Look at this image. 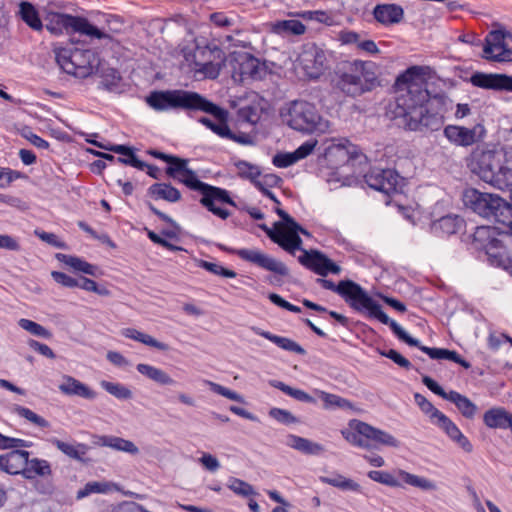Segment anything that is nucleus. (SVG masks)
Listing matches in <instances>:
<instances>
[{"mask_svg": "<svg viewBox=\"0 0 512 512\" xmlns=\"http://www.w3.org/2000/svg\"><path fill=\"white\" fill-rule=\"evenodd\" d=\"M375 20L384 26L398 24L404 17V10L399 4H377L373 9Z\"/></svg>", "mask_w": 512, "mask_h": 512, "instance_id": "23", "label": "nucleus"}, {"mask_svg": "<svg viewBox=\"0 0 512 512\" xmlns=\"http://www.w3.org/2000/svg\"><path fill=\"white\" fill-rule=\"evenodd\" d=\"M204 383L214 393H217V394H219L223 397H226L230 400H233V401H238V402L242 401V397L239 394H237L236 392H234L224 386H221L220 384H217V383L209 381V380H205Z\"/></svg>", "mask_w": 512, "mask_h": 512, "instance_id": "60", "label": "nucleus"}, {"mask_svg": "<svg viewBox=\"0 0 512 512\" xmlns=\"http://www.w3.org/2000/svg\"><path fill=\"white\" fill-rule=\"evenodd\" d=\"M340 290V296L351 308L358 312L367 311L370 317L376 318L381 323L388 325L398 338H403L409 343H413L411 339L406 337L404 328L396 321L390 319L382 311L381 305L369 296L359 284L352 280H346L345 284L340 287Z\"/></svg>", "mask_w": 512, "mask_h": 512, "instance_id": "4", "label": "nucleus"}, {"mask_svg": "<svg viewBox=\"0 0 512 512\" xmlns=\"http://www.w3.org/2000/svg\"><path fill=\"white\" fill-rule=\"evenodd\" d=\"M237 173L240 177L250 180L253 184H256V173L254 167L245 161H237L235 163Z\"/></svg>", "mask_w": 512, "mask_h": 512, "instance_id": "64", "label": "nucleus"}, {"mask_svg": "<svg viewBox=\"0 0 512 512\" xmlns=\"http://www.w3.org/2000/svg\"><path fill=\"white\" fill-rule=\"evenodd\" d=\"M500 75L475 71L466 81L470 82L474 87L499 91Z\"/></svg>", "mask_w": 512, "mask_h": 512, "instance_id": "36", "label": "nucleus"}, {"mask_svg": "<svg viewBox=\"0 0 512 512\" xmlns=\"http://www.w3.org/2000/svg\"><path fill=\"white\" fill-rule=\"evenodd\" d=\"M333 82L337 89L352 98L372 92L381 85L376 63L360 59L336 62Z\"/></svg>", "mask_w": 512, "mask_h": 512, "instance_id": "3", "label": "nucleus"}, {"mask_svg": "<svg viewBox=\"0 0 512 512\" xmlns=\"http://www.w3.org/2000/svg\"><path fill=\"white\" fill-rule=\"evenodd\" d=\"M199 266L215 275H220L228 278H234L236 276V273L234 271L224 268L223 266L217 263L202 260L200 261Z\"/></svg>", "mask_w": 512, "mask_h": 512, "instance_id": "61", "label": "nucleus"}, {"mask_svg": "<svg viewBox=\"0 0 512 512\" xmlns=\"http://www.w3.org/2000/svg\"><path fill=\"white\" fill-rule=\"evenodd\" d=\"M472 171L494 187L512 191V146L493 144L475 152Z\"/></svg>", "mask_w": 512, "mask_h": 512, "instance_id": "2", "label": "nucleus"}, {"mask_svg": "<svg viewBox=\"0 0 512 512\" xmlns=\"http://www.w3.org/2000/svg\"><path fill=\"white\" fill-rule=\"evenodd\" d=\"M400 180L398 173L392 169L374 168L365 175L369 187L388 195L397 191Z\"/></svg>", "mask_w": 512, "mask_h": 512, "instance_id": "15", "label": "nucleus"}, {"mask_svg": "<svg viewBox=\"0 0 512 512\" xmlns=\"http://www.w3.org/2000/svg\"><path fill=\"white\" fill-rule=\"evenodd\" d=\"M320 481L322 483L331 485L333 487H336L343 491H352V492H362V488L360 484H358L356 481L346 478L345 476L341 474H333L331 476H321Z\"/></svg>", "mask_w": 512, "mask_h": 512, "instance_id": "42", "label": "nucleus"}, {"mask_svg": "<svg viewBox=\"0 0 512 512\" xmlns=\"http://www.w3.org/2000/svg\"><path fill=\"white\" fill-rule=\"evenodd\" d=\"M486 59L493 62H512V48L506 43L498 48L492 56H486Z\"/></svg>", "mask_w": 512, "mask_h": 512, "instance_id": "63", "label": "nucleus"}, {"mask_svg": "<svg viewBox=\"0 0 512 512\" xmlns=\"http://www.w3.org/2000/svg\"><path fill=\"white\" fill-rule=\"evenodd\" d=\"M225 66L236 83L245 85L254 80L256 58L247 52H232L226 59Z\"/></svg>", "mask_w": 512, "mask_h": 512, "instance_id": "12", "label": "nucleus"}, {"mask_svg": "<svg viewBox=\"0 0 512 512\" xmlns=\"http://www.w3.org/2000/svg\"><path fill=\"white\" fill-rule=\"evenodd\" d=\"M169 167L166 169L167 175L182 182L192 190H198L203 182L198 180L194 171L188 168V161L176 156H171L167 162Z\"/></svg>", "mask_w": 512, "mask_h": 512, "instance_id": "18", "label": "nucleus"}, {"mask_svg": "<svg viewBox=\"0 0 512 512\" xmlns=\"http://www.w3.org/2000/svg\"><path fill=\"white\" fill-rule=\"evenodd\" d=\"M430 70L429 66L412 65L396 77L393 88L397 96L386 111L389 128L442 127L453 101L445 93L431 96L426 78Z\"/></svg>", "mask_w": 512, "mask_h": 512, "instance_id": "1", "label": "nucleus"}, {"mask_svg": "<svg viewBox=\"0 0 512 512\" xmlns=\"http://www.w3.org/2000/svg\"><path fill=\"white\" fill-rule=\"evenodd\" d=\"M221 138L234 140L240 144H252V137L241 130H213Z\"/></svg>", "mask_w": 512, "mask_h": 512, "instance_id": "55", "label": "nucleus"}, {"mask_svg": "<svg viewBox=\"0 0 512 512\" xmlns=\"http://www.w3.org/2000/svg\"><path fill=\"white\" fill-rule=\"evenodd\" d=\"M332 57V51L311 43L303 46L299 54V63L308 78L318 79L329 69Z\"/></svg>", "mask_w": 512, "mask_h": 512, "instance_id": "9", "label": "nucleus"}, {"mask_svg": "<svg viewBox=\"0 0 512 512\" xmlns=\"http://www.w3.org/2000/svg\"><path fill=\"white\" fill-rule=\"evenodd\" d=\"M414 400L421 411L429 417L431 423H433L442 414V412L434 407V405L423 395L416 393L414 395Z\"/></svg>", "mask_w": 512, "mask_h": 512, "instance_id": "53", "label": "nucleus"}, {"mask_svg": "<svg viewBox=\"0 0 512 512\" xmlns=\"http://www.w3.org/2000/svg\"><path fill=\"white\" fill-rule=\"evenodd\" d=\"M15 412L20 416L28 421L32 422L33 424L39 426V427H48L49 423L47 420H45L43 417L37 415L32 410L22 407V406H16L14 408Z\"/></svg>", "mask_w": 512, "mask_h": 512, "instance_id": "58", "label": "nucleus"}, {"mask_svg": "<svg viewBox=\"0 0 512 512\" xmlns=\"http://www.w3.org/2000/svg\"><path fill=\"white\" fill-rule=\"evenodd\" d=\"M512 414L503 407L488 409L483 415L484 424L491 429H507Z\"/></svg>", "mask_w": 512, "mask_h": 512, "instance_id": "30", "label": "nucleus"}, {"mask_svg": "<svg viewBox=\"0 0 512 512\" xmlns=\"http://www.w3.org/2000/svg\"><path fill=\"white\" fill-rule=\"evenodd\" d=\"M45 27L52 35L60 36L64 33H79L96 39H103L108 35L90 23L82 16L48 11L45 15Z\"/></svg>", "mask_w": 512, "mask_h": 512, "instance_id": "6", "label": "nucleus"}, {"mask_svg": "<svg viewBox=\"0 0 512 512\" xmlns=\"http://www.w3.org/2000/svg\"><path fill=\"white\" fill-rule=\"evenodd\" d=\"M282 122L288 128H317L321 116L314 104L305 100H294L279 110Z\"/></svg>", "mask_w": 512, "mask_h": 512, "instance_id": "8", "label": "nucleus"}, {"mask_svg": "<svg viewBox=\"0 0 512 512\" xmlns=\"http://www.w3.org/2000/svg\"><path fill=\"white\" fill-rule=\"evenodd\" d=\"M320 399L324 402L325 408H332V407H339L344 408L349 405V402L341 398L340 396H337L335 394H330L325 391L316 390L315 391Z\"/></svg>", "mask_w": 512, "mask_h": 512, "instance_id": "57", "label": "nucleus"}, {"mask_svg": "<svg viewBox=\"0 0 512 512\" xmlns=\"http://www.w3.org/2000/svg\"><path fill=\"white\" fill-rule=\"evenodd\" d=\"M302 17L305 20L315 21V22H318V23H321V24H325L327 26H332L334 24V17H333V15L330 12L324 11V10L304 11L302 13Z\"/></svg>", "mask_w": 512, "mask_h": 512, "instance_id": "54", "label": "nucleus"}, {"mask_svg": "<svg viewBox=\"0 0 512 512\" xmlns=\"http://www.w3.org/2000/svg\"><path fill=\"white\" fill-rule=\"evenodd\" d=\"M447 400L455 404L460 413L467 419L474 418L478 411L477 406L469 398L456 391L448 392Z\"/></svg>", "mask_w": 512, "mask_h": 512, "instance_id": "39", "label": "nucleus"}, {"mask_svg": "<svg viewBox=\"0 0 512 512\" xmlns=\"http://www.w3.org/2000/svg\"><path fill=\"white\" fill-rule=\"evenodd\" d=\"M105 149L121 155V157L118 158V162L122 164L130 165L140 170H143L146 166L144 162H142L136 157V155L134 154V150L131 147L113 144L108 147H105Z\"/></svg>", "mask_w": 512, "mask_h": 512, "instance_id": "37", "label": "nucleus"}, {"mask_svg": "<svg viewBox=\"0 0 512 512\" xmlns=\"http://www.w3.org/2000/svg\"><path fill=\"white\" fill-rule=\"evenodd\" d=\"M228 487L233 492L241 496H249L253 494V487L240 479L231 478L228 481Z\"/></svg>", "mask_w": 512, "mask_h": 512, "instance_id": "62", "label": "nucleus"}, {"mask_svg": "<svg viewBox=\"0 0 512 512\" xmlns=\"http://www.w3.org/2000/svg\"><path fill=\"white\" fill-rule=\"evenodd\" d=\"M18 14L21 20L32 30L39 32L43 29L44 25L40 18L39 12L32 3L28 1H22L19 4Z\"/></svg>", "mask_w": 512, "mask_h": 512, "instance_id": "34", "label": "nucleus"}, {"mask_svg": "<svg viewBox=\"0 0 512 512\" xmlns=\"http://www.w3.org/2000/svg\"><path fill=\"white\" fill-rule=\"evenodd\" d=\"M110 490L107 482H88L85 486L77 491L76 498L78 500L88 497L92 494H104Z\"/></svg>", "mask_w": 512, "mask_h": 512, "instance_id": "51", "label": "nucleus"}, {"mask_svg": "<svg viewBox=\"0 0 512 512\" xmlns=\"http://www.w3.org/2000/svg\"><path fill=\"white\" fill-rule=\"evenodd\" d=\"M271 386L281 390L286 395L304 403H315V399L310 396L308 393L301 389L293 388L281 381L272 380L270 381Z\"/></svg>", "mask_w": 512, "mask_h": 512, "instance_id": "47", "label": "nucleus"}, {"mask_svg": "<svg viewBox=\"0 0 512 512\" xmlns=\"http://www.w3.org/2000/svg\"><path fill=\"white\" fill-rule=\"evenodd\" d=\"M18 325L34 336L45 339H50L52 337V333L48 329L32 320L22 318L18 321Z\"/></svg>", "mask_w": 512, "mask_h": 512, "instance_id": "52", "label": "nucleus"}, {"mask_svg": "<svg viewBox=\"0 0 512 512\" xmlns=\"http://www.w3.org/2000/svg\"><path fill=\"white\" fill-rule=\"evenodd\" d=\"M100 386L109 394L120 400H128L133 396L132 391L123 384L102 380Z\"/></svg>", "mask_w": 512, "mask_h": 512, "instance_id": "50", "label": "nucleus"}, {"mask_svg": "<svg viewBox=\"0 0 512 512\" xmlns=\"http://www.w3.org/2000/svg\"><path fill=\"white\" fill-rule=\"evenodd\" d=\"M222 63H226L225 57L223 59L211 58L210 61H206L193 69L205 78L216 79L220 74Z\"/></svg>", "mask_w": 512, "mask_h": 512, "instance_id": "49", "label": "nucleus"}, {"mask_svg": "<svg viewBox=\"0 0 512 512\" xmlns=\"http://www.w3.org/2000/svg\"><path fill=\"white\" fill-rule=\"evenodd\" d=\"M269 415L274 420L284 425H290L299 422L298 419L290 411L285 409L272 408L269 411Z\"/></svg>", "mask_w": 512, "mask_h": 512, "instance_id": "59", "label": "nucleus"}, {"mask_svg": "<svg viewBox=\"0 0 512 512\" xmlns=\"http://www.w3.org/2000/svg\"><path fill=\"white\" fill-rule=\"evenodd\" d=\"M367 475L371 480L389 487H402L404 483L424 491L436 490V485L431 480L411 474L402 469H398L395 474L386 471L372 470L369 471Z\"/></svg>", "mask_w": 512, "mask_h": 512, "instance_id": "10", "label": "nucleus"}, {"mask_svg": "<svg viewBox=\"0 0 512 512\" xmlns=\"http://www.w3.org/2000/svg\"><path fill=\"white\" fill-rule=\"evenodd\" d=\"M497 230L493 226H478L475 229L473 238L484 248L489 256L503 258L506 256V249L503 240L497 238Z\"/></svg>", "mask_w": 512, "mask_h": 512, "instance_id": "17", "label": "nucleus"}, {"mask_svg": "<svg viewBox=\"0 0 512 512\" xmlns=\"http://www.w3.org/2000/svg\"><path fill=\"white\" fill-rule=\"evenodd\" d=\"M360 424L366 423L359 420H352L349 423L350 429L342 430L341 433L343 437L352 445L364 449H371L373 445L368 441L367 438L363 436L362 433L359 432L358 425Z\"/></svg>", "mask_w": 512, "mask_h": 512, "instance_id": "40", "label": "nucleus"}, {"mask_svg": "<svg viewBox=\"0 0 512 512\" xmlns=\"http://www.w3.org/2000/svg\"><path fill=\"white\" fill-rule=\"evenodd\" d=\"M464 220L458 215H446L432 222L431 231L437 236H449L462 229Z\"/></svg>", "mask_w": 512, "mask_h": 512, "instance_id": "26", "label": "nucleus"}, {"mask_svg": "<svg viewBox=\"0 0 512 512\" xmlns=\"http://www.w3.org/2000/svg\"><path fill=\"white\" fill-rule=\"evenodd\" d=\"M506 39L512 40V33L502 29L490 31L485 37L483 58L486 59V56H492L498 48L507 43Z\"/></svg>", "mask_w": 512, "mask_h": 512, "instance_id": "33", "label": "nucleus"}, {"mask_svg": "<svg viewBox=\"0 0 512 512\" xmlns=\"http://www.w3.org/2000/svg\"><path fill=\"white\" fill-rule=\"evenodd\" d=\"M318 141L310 139L293 152H279L273 156L272 163L279 168H287L308 157L315 149Z\"/></svg>", "mask_w": 512, "mask_h": 512, "instance_id": "20", "label": "nucleus"}, {"mask_svg": "<svg viewBox=\"0 0 512 512\" xmlns=\"http://www.w3.org/2000/svg\"><path fill=\"white\" fill-rule=\"evenodd\" d=\"M463 203L478 215L489 219L499 207V203L503 205V199L498 195L468 188L463 192Z\"/></svg>", "mask_w": 512, "mask_h": 512, "instance_id": "13", "label": "nucleus"}, {"mask_svg": "<svg viewBox=\"0 0 512 512\" xmlns=\"http://www.w3.org/2000/svg\"><path fill=\"white\" fill-rule=\"evenodd\" d=\"M29 452L13 450L0 456V469L8 474H22L24 476L28 464Z\"/></svg>", "mask_w": 512, "mask_h": 512, "instance_id": "22", "label": "nucleus"}, {"mask_svg": "<svg viewBox=\"0 0 512 512\" xmlns=\"http://www.w3.org/2000/svg\"><path fill=\"white\" fill-rule=\"evenodd\" d=\"M56 258L66 264L67 266H70L76 271L83 272L85 274L95 276L97 273L98 268L78 257L66 255V254H57Z\"/></svg>", "mask_w": 512, "mask_h": 512, "instance_id": "45", "label": "nucleus"}, {"mask_svg": "<svg viewBox=\"0 0 512 512\" xmlns=\"http://www.w3.org/2000/svg\"><path fill=\"white\" fill-rule=\"evenodd\" d=\"M55 58L64 72L77 78L91 76L100 65V57L92 49L59 47L55 49Z\"/></svg>", "mask_w": 512, "mask_h": 512, "instance_id": "5", "label": "nucleus"}, {"mask_svg": "<svg viewBox=\"0 0 512 512\" xmlns=\"http://www.w3.org/2000/svg\"><path fill=\"white\" fill-rule=\"evenodd\" d=\"M405 335H406V337L411 339V341H413V343H409L408 341H406L403 338H399V339L410 346L419 348L421 351L426 353L431 359H443V355H444L443 348H430L427 346H423L420 344V341L418 339L411 337L406 331H405Z\"/></svg>", "mask_w": 512, "mask_h": 512, "instance_id": "56", "label": "nucleus"}, {"mask_svg": "<svg viewBox=\"0 0 512 512\" xmlns=\"http://www.w3.org/2000/svg\"><path fill=\"white\" fill-rule=\"evenodd\" d=\"M432 424L443 430L446 435L461 447L465 452L470 453L473 450V445L468 438L460 431L457 425L450 420L444 413H442Z\"/></svg>", "mask_w": 512, "mask_h": 512, "instance_id": "21", "label": "nucleus"}, {"mask_svg": "<svg viewBox=\"0 0 512 512\" xmlns=\"http://www.w3.org/2000/svg\"><path fill=\"white\" fill-rule=\"evenodd\" d=\"M51 474V467L48 461L43 459L34 458L29 460L26 465L24 477L27 479H32L35 476H48Z\"/></svg>", "mask_w": 512, "mask_h": 512, "instance_id": "46", "label": "nucleus"}, {"mask_svg": "<svg viewBox=\"0 0 512 512\" xmlns=\"http://www.w3.org/2000/svg\"><path fill=\"white\" fill-rule=\"evenodd\" d=\"M305 25L297 19L278 20L271 24V31L277 35L299 36L305 33Z\"/></svg>", "mask_w": 512, "mask_h": 512, "instance_id": "35", "label": "nucleus"}, {"mask_svg": "<svg viewBox=\"0 0 512 512\" xmlns=\"http://www.w3.org/2000/svg\"><path fill=\"white\" fill-rule=\"evenodd\" d=\"M193 91L166 90L152 91L147 97V104L156 111L169 109H190Z\"/></svg>", "mask_w": 512, "mask_h": 512, "instance_id": "11", "label": "nucleus"}, {"mask_svg": "<svg viewBox=\"0 0 512 512\" xmlns=\"http://www.w3.org/2000/svg\"><path fill=\"white\" fill-rule=\"evenodd\" d=\"M330 259L324 254L318 251H303V254L299 257V262L304 266L312 269L315 273L320 276H327Z\"/></svg>", "mask_w": 512, "mask_h": 512, "instance_id": "28", "label": "nucleus"}, {"mask_svg": "<svg viewBox=\"0 0 512 512\" xmlns=\"http://www.w3.org/2000/svg\"><path fill=\"white\" fill-rule=\"evenodd\" d=\"M58 388L65 395L78 396L87 400H93L97 396V393L89 386L69 375L62 377Z\"/></svg>", "mask_w": 512, "mask_h": 512, "instance_id": "25", "label": "nucleus"}, {"mask_svg": "<svg viewBox=\"0 0 512 512\" xmlns=\"http://www.w3.org/2000/svg\"><path fill=\"white\" fill-rule=\"evenodd\" d=\"M184 60L193 68L203 64L210 59H223L224 51L214 43H204L195 39L191 45L181 48Z\"/></svg>", "mask_w": 512, "mask_h": 512, "instance_id": "14", "label": "nucleus"}, {"mask_svg": "<svg viewBox=\"0 0 512 512\" xmlns=\"http://www.w3.org/2000/svg\"><path fill=\"white\" fill-rule=\"evenodd\" d=\"M189 110L201 111L210 115L217 122L216 125L229 126V112L197 92H193Z\"/></svg>", "mask_w": 512, "mask_h": 512, "instance_id": "19", "label": "nucleus"}, {"mask_svg": "<svg viewBox=\"0 0 512 512\" xmlns=\"http://www.w3.org/2000/svg\"><path fill=\"white\" fill-rule=\"evenodd\" d=\"M149 193L156 199H163L168 202H177L181 198L178 189L167 183H156L149 187Z\"/></svg>", "mask_w": 512, "mask_h": 512, "instance_id": "43", "label": "nucleus"}, {"mask_svg": "<svg viewBox=\"0 0 512 512\" xmlns=\"http://www.w3.org/2000/svg\"><path fill=\"white\" fill-rule=\"evenodd\" d=\"M137 371L148 379L160 385H173L175 381L162 369L149 364L140 363L136 366Z\"/></svg>", "mask_w": 512, "mask_h": 512, "instance_id": "41", "label": "nucleus"}, {"mask_svg": "<svg viewBox=\"0 0 512 512\" xmlns=\"http://www.w3.org/2000/svg\"><path fill=\"white\" fill-rule=\"evenodd\" d=\"M285 444L306 455H319L324 452V447L321 444L294 434H289L286 437Z\"/></svg>", "mask_w": 512, "mask_h": 512, "instance_id": "31", "label": "nucleus"}, {"mask_svg": "<svg viewBox=\"0 0 512 512\" xmlns=\"http://www.w3.org/2000/svg\"><path fill=\"white\" fill-rule=\"evenodd\" d=\"M99 444L131 455H137L139 453V448L132 441L121 437L102 436L99 439Z\"/></svg>", "mask_w": 512, "mask_h": 512, "instance_id": "38", "label": "nucleus"}, {"mask_svg": "<svg viewBox=\"0 0 512 512\" xmlns=\"http://www.w3.org/2000/svg\"><path fill=\"white\" fill-rule=\"evenodd\" d=\"M278 215L285 222V226H278L274 230L269 229L265 224H259L258 228L265 230L268 236L290 254L301 249L302 240L298 233L309 235L306 229L301 227L288 213L277 208Z\"/></svg>", "mask_w": 512, "mask_h": 512, "instance_id": "7", "label": "nucleus"}, {"mask_svg": "<svg viewBox=\"0 0 512 512\" xmlns=\"http://www.w3.org/2000/svg\"><path fill=\"white\" fill-rule=\"evenodd\" d=\"M122 335L126 338L133 339L135 341L141 342L147 346L154 347L161 351L169 350V346L163 342H160L153 338L152 336L142 333L134 328H126L122 330Z\"/></svg>", "mask_w": 512, "mask_h": 512, "instance_id": "44", "label": "nucleus"}, {"mask_svg": "<svg viewBox=\"0 0 512 512\" xmlns=\"http://www.w3.org/2000/svg\"><path fill=\"white\" fill-rule=\"evenodd\" d=\"M197 191H200L203 195L200 200L201 204L207 207L212 213L222 219H226L229 216L228 210L217 206V203L233 204V201L230 199L227 191L205 183H203L202 187Z\"/></svg>", "mask_w": 512, "mask_h": 512, "instance_id": "16", "label": "nucleus"}, {"mask_svg": "<svg viewBox=\"0 0 512 512\" xmlns=\"http://www.w3.org/2000/svg\"><path fill=\"white\" fill-rule=\"evenodd\" d=\"M484 130H443L446 138L459 146H469L483 138Z\"/></svg>", "mask_w": 512, "mask_h": 512, "instance_id": "32", "label": "nucleus"}, {"mask_svg": "<svg viewBox=\"0 0 512 512\" xmlns=\"http://www.w3.org/2000/svg\"><path fill=\"white\" fill-rule=\"evenodd\" d=\"M258 266L274 273L268 277L269 283L273 285L280 284L281 277L288 274V268L283 262L265 254L258 253Z\"/></svg>", "mask_w": 512, "mask_h": 512, "instance_id": "29", "label": "nucleus"}, {"mask_svg": "<svg viewBox=\"0 0 512 512\" xmlns=\"http://www.w3.org/2000/svg\"><path fill=\"white\" fill-rule=\"evenodd\" d=\"M51 443L62 453L76 460H82L87 451V446L85 444L72 445L56 438L52 439Z\"/></svg>", "mask_w": 512, "mask_h": 512, "instance_id": "48", "label": "nucleus"}, {"mask_svg": "<svg viewBox=\"0 0 512 512\" xmlns=\"http://www.w3.org/2000/svg\"><path fill=\"white\" fill-rule=\"evenodd\" d=\"M494 212L489 219H494L496 224L494 227L498 235L512 236V207L503 200V205L499 203V207Z\"/></svg>", "mask_w": 512, "mask_h": 512, "instance_id": "27", "label": "nucleus"}, {"mask_svg": "<svg viewBox=\"0 0 512 512\" xmlns=\"http://www.w3.org/2000/svg\"><path fill=\"white\" fill-rule=\"evenodd\" d=\"M358 426L359 432L373 445L372 448L377 447V445L393 448L400 446V441L384 430L375 428L369 424H360Z\"/></svg>", "mask_w": 512, "mask_h": 512, "instance_id": "24", "label": "nucleus"}]
</instances>
